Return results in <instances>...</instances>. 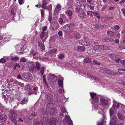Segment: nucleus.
I'll use <instances>...</instances> for the list:
<instances>
[{
	"label": "nucleus",
	"mask_w": 125,
	"mask_h": 125,
	"mask_svg": "<svg viewBox=\"0 0 125 125\" xmlns=\"http://www.w3.org/2000/svg\"><path fill=\"white\" fill-rule=\"evenodd\" d=\"M65 13L69 17L70 19L71 18V16L73 14L72 12L71 11L68 10L66 11Z\"/></svg>",
	"instance_id": "20"
},
{
	"label": "nucleus",
	"mask_w": 125,
	"mask_h": 125,
	"mask_svg": "<svg viewBox=\"0 0 125 125\" xmlns=\"http://www.w3.org/2000/svg\"><path fill=\"white\" fill-rule=\"evenodd\" d=\"M77 50L80 52L84 51L85 50V48L83 46H77Z\"/></svg>",
	"instance_id": "22"
},
{
	"label": "nucleus",
	"mask_w": 125,
	"mask_h": 125,
	"mask_svg": "<svg viewBox=\"0 0 125 125\" xmlns=\"http://www.w3.org/2000/svg\"><path fill=\"white\" fill-rule=\"evenodd\" d=\"M44 120L45 122H46V125H55V123L56 122V119L55 118H52L49 120V119L47 118H44L43 120L40 121V123L42 125H44Z\"/></svg>",
	"instance_id": "2"
},
{
	"label": "nucleus",
	"mask_w": 125,
	"mask_h": 125,
	"mask_svg": "<svg viewBox=\"0 0 125 125\" xmlns=\"http://www.w3.org/2000/svg\"><path fill=\"white\" fill-rule=\"evenodd\" d=\"M9 84L10 86V87H12L13 86H15V83L13 82H10L9 83Z\"/></svg>",
	"instance_id": "33"
},
{
	"label": "nucleus",
	"mask_w": 125,
	"mask_h": 125,
	"mask_svg": "<svg viewBox=\"0 0 125 125\" xmlns=\"http://www.w3.org/2000/svg\"><path fill=\"white\" fill-rule=\"evenodd\" d=\"M58 34L59 36H61L62 35V31H60L58 33Z\"/></svg>",
	"instance_id": "64"
},
{
	"label": "nucleus",
	"mask_w": 125,
	"mask_h": 125,
	"mask_svg": "<svg viewBox=\"0 0 125 125\" xmlns=\"http://www.w3.org/2000/svg\"><path fill=\"white\" fill-rule=\"evenodd\" d=\"M94 47L96 49H98L99 50L101 49L103 50H108L109 49V48L107 46L99 45H95Z\"/></svg>",
	"instance_id": "9"
},
{
	"label": "nucleus",
	"mask_w": 125,
	"mask_h": 125,
	"mask_svg": "<svg viewBox=\"0 0 125 125\" xmlns=\"http://www.w3.org/2000/svg\"><path fill=\"white\" fill-rule=\"evenodd\" d=\"M10 119L12 121V122L14 123L16 125L17 122V121L14 118H10Z\"/></svg>",
	"instance_id": "48"
},
{
	"label": "nucleus",
	"mask_w": 125,
	"mask_h": 125,
	"mask_svg": "<svg viewBox=\"0 0 125 125\" xmlns=\"http://www.w3.org/2000/svg\"><path fill=\"white\" fill-rule=\"evenodd\" d=\"M104 39L105 40L106 42H110L109 38L104 37Z\"/></svg>",
	"instance_id": "52"
},
{
	"label": "nucleus",
	"mask_w": 125,
	"mask_h": 125,
	"mask_svg": "<svg viewBox=\"0 0 125 125\" xmlns=\"http://www.w3.org/2000/svg\"><path fill=\"white\" fill-rule=\"evenodd\" d=\"M40 124V122L38 121H37L35 122L34 125H39Z\"/></svg>",
	"instance_id": "59"
},
{
	"label": "nucleus",
	"mask_w": 125,
	"mask_h": 125,
	"mask_svg": "<svg viewBox=\"0 0 125 125\" xmlns=\"http://www.w3.org/2000/svg\"><path fill=\"white\" fill-rule=\"evenodd\" d=\"M78 16L82 18H83L85 17L86 14L85 13L83 12L82 14H79Z\"/></svg>",
	"instance_id": "28"
},
{
	"label": "nucleus",
	"mask_w": 125,
	"mask_h": 125,
	"mask_svg": "<svg viewBox=\"0 0 125 125\" xmlns=\"http://www.w3.org/2000/svg\"><path fill=\"white\" fill-rule=\"evenodd\" d=\"M93 14L95 16H96V17L98 18H100V16L99 15V13L97 11H95L94 12Z\"/></svg>",
	"instance_id": "32"
},
{
	"label": "nucleus",
	"mask_w": 125,
	"mask_h": 125,
	"mask_svg": "<svg viewBox=\"0 0 125 125\" xmlns=\"http://www.w3.org/2000/svg\"><path fill=\"white\" fill-rule=\"evenodd\" d=\"M63 78L61 77H60L58 81V83L59 86L61 87H63Z\"/></svg>",
	"instance_id": "16"
},
{
	"label": "nucleus",
	"mask_w": 125,
	"mask_h": 125,
	"mask_svg": "<svg viewBox=\"0 0 125 125\" xmlns=\"http://www.w3.org/2000/svg\"><path fill=\"white\" fill-rule=\"evenodd\" d=\"M61 8V5L59 4H57L56 6L55 12L56 13H58L60 11Z\"/></svg>",
	"instance_id": "18"
},
{
	"label": "nucleus",
	"mask_w": 125,
	"mask_h": 125,
	"mask_svg": "<svg viewBox=\"0 0 125 125\" xmlns=\"http://www.w3.org/2000/svg\"><path fill=\"white\" fill-rule=\"evenodd\" d=\"M10 114L13 118H15L17 117L18 115L16 111L11 110L10 111Z\"/></svg>",
	"instance_id": "13"
},
{
	"label": "nucleus",
	"mask_w": 125,
	"mask_h": 125,
	"mask_svg": "<svg viewBox=\"0 0 125 125\" xmlns=\"http://www.w3.org/2000/svg\"><path fill=\"white\" fill-rule=\"evenodd\" d=\"M52 15H49L48 17V20L49 21L50 23H51V20L52 19Z\"/></svg>",
	"instance_id": "36"
},
{
	"label": "nucleus",
	"mask_w": 125,
	"mask_h": 125,
	"mask_svg": "<svg viewBox=\"0 0 125 125\" xmlns=\"http://www.w3.org/2000/svg\"><path fill=\"white\" fill-rule=\"evenodd\" d=\"M75 10L76 12H78L80 10L79 7L78 6L77 7H76L75 8Z\"/></svg>",
	"instance_id": "51"
},
{
	"label": "nucleus",
	"mask_w": 125,
	"mask_h": 125,
	"mask_svg": "<svg viewBox=\"0 0 125 125\" xmlns=\"http://www.w3.org/2000/svg\"><path fill=\"white\" fill-rule=\"evenodd\" d=\"M119 26L118 25H117L115 26L114 27V28L115 29V30H118V29H119Z\"/></svg>",
	"instance_id": "63"
},
{
	"label": "nucleus",
	"mask_w": 125,
	"mask_h": 125,
	"mask_svg": "<svg viewBox=\"0 0 125 125\" xmlns=\"http://www.w3.org/2000/svg\"><path fill=\"white\" fill-rule=\"evenodd\" d=\"M26 102H27V101H26V100H23L21 102V104L22 105L25 104L26 103Z\"/></svg>",
	"instance_id": "62"
},
{
	"label": "nucleus",
	"mask_w": 125,
	"mask_h": 125,
	"mask_svg": "<svg viewBox=\"0 0 125 125\" xmlns=\"http://www.w3.org/2000/svg\"><path fill=\"white\" fill-rule=\"evenodd\" d=\"M117 106L116 105V106L115 107V108H114L113 107V106H112V108L110 109V110H109V113H110V117L112 116L114 114V110H113V109H115L116 108V111H118V110H117Z\"/></svg>",
	"instance_id": "19"
},
{
	"label": "nucleus",
	"mask_w": 125,
	"mask_h": 125,
	"mask_svg": "<svg viewBox=\"0 0 125 125\" xmlns=\"http://www.w3.org/2000/svg\"><path fill=\"white\" fill-rule=\"evenodd\" d=\"M61 87L62 88L61 89H59V92L61 93H62L64 92L63 88V87Z\"/></svg>",
	"instance_id": "47"
},
{
	"label": "nucleus",
	"mask_w": 125,
	"mask_h": 125,
	"mask_svg": "<svg viewBox=\"0 0 125 125\" xmlns=\"http://www.w3.org/2000/svg\"><path fill=\"white\" fill-rule=\"evenodd\" d=\"M121 11H122L124 16H125V9L124 8L122 9H121Z\"/></svg>",
	"instance_id": "58"
},
{
	"label": "nucleus",
	"mask_w": 125,
	"mask_h": 125,
	"mask_svg": "<svg viewBox=\"0 0 125 125\" xmlns=\"http://www.w3.org/2000/svg\"><path fill=\"white\" fill-rule=\"evenodd\" d=\"M0 120L2 122H4L7 119V116L5 115H0Z\"/></svg>",
	"instance_id": "17"
},
{
	"label": "nucleus",
	"mask_w": 125,
	"mask_h": 125,
	"mask_svg": "<svg viewBox=\"0 0 125 125\" xmlns=\"http://www.w3.org/2000/svg\"><path fill=\"white\" fill-rule=\"evenodd\" d=\"M117 106V110L119 112H122L123 111L125 112V106L120 103H118L116 101H114L113 102V107L115 108Z\"/></svg>",
	"instance_id": "3"
},
{
	"label": "nucleus",
	"mask_w": 125,
	"mask_h": 125,
	"mask_svg": "<svg viewBox=\"0 0 125 125\" xmlns=\"http://www.w3.org/2000/svg\"><path fill=\"white\" fill-rule=\"evenodd\" d=\"M87 77L91 78L92 80H94L96 83H99L100 81V79H97L95 77H93V76L89 74H87Z\"/></svg>",
	"instance_id": "11"
},
{
	"label": "nucleus",
	"mask_w": 125,
	"mask_h": 125,
	"mask_svg": "<svg viewBox=\"0 0 125 125\" xmlns=\"http://www.w3.org/2000/svg\"><path fill=\"white\" fill-rule=\"evenodd\" d=\"M47 4V2L46 0H42V4L41 8H42L44 9H47L46 6Z\"/></svg>",
	"instance_id": "15"
},
{
	"label": "nucleus",
	"mask_w": 125,
	"mask_h": 125,
	"mask_svg": "<svg viewBox=\"0 0 125 125\" xmlns=\"http://www.w3.org/2000/svg\"><path fill=\"white\" fill-rule=\"evenodd\" d=\"M117 115L118 117L120 120H122L124 119V117L121 115L119 112L118 113Z\"/></svg>",
	"instance_id": "27"
},
{
	"label": "nucleus",
	"mask_w": 125,
	"mask_h": 125,
	"mask_svg": "<svg viewBox=\"0 0 125 125\" xmlns=\"http://www.w3.org/2000/svg\"><path fill=\"white\" fill-rule=\"evenodd\" d=\"M74 36L76 38L79 39L80 38L81 36L77 32L75 33Z\"/></svg>",
	"instance_id": "31"
},
{
	"label": "nucleus",
	"mask_w": 125,
	"mask_h": 125,
	"mask_svg": "<svg viewBox=\"0 0 125 125\" xmlns=\"http://www.w3.org/2000/svg\"><path fill=\"white\" fill-rule=\"evenodd\" d=\"M90 95L92 99V104L94 108H95V105H96L94 104V102H97L99 101V95H97L96 94L94 93H90Z\"/></svg>",
	"instance_id": "4"
},
{
	"label": "nucleus",
	"mask_w": 125,
	"mask_h": 125,
	"mask_svg": "<svg viewBox=\"0 0 125 125\" xmlns=\"http://www.w3.org/2000/svg\"><path fill=\"white\" fill-rule=\"evenodd\" d=\"M105 123H106L105 121L103 120L101 122H98V125H103V124L104 125L105 124Z\"/></svg>",
	"instance_id": "35"
},
{
	"label": "nucleus",
	"mask_w": 125,
	"mask_h": 125,
	"mask_svg": "<svg viewBox=\"0 0 125 125\" xmlns=\"http://www.w3.org/2000/svg\"><path fill=\"white\" fill-rule=\"evenodd\" d=\"M43 81L44 82V83H46V79H45L46 76H45V75H43Z\"/></svg>",
	"instance_id": "57"
},
{
	"label": "nucleus",
	"mask_w": 125,
	"mask_h": 125,
	"mask_svg": "<svg viewBox=\"0 0 125 125\" xmlns=\"http://www.w3.org/2000/svg\"><path fill=\"white\" fill-rule=\"evenodd\" d=\"M52 53H54L56 52L57 51V49H54L51 50Z\"/></svg>",
	"instance_id": "43"
},
{
	"label": "nucleus",
	"mask_w": 125,
	"mask_h": 125,
	"mask_svg": "<svg viewBox=\"0 0 125 125\" xmlns=\"http://www.w3.org/2000/svg\"><path fill=\"white\" fill-rule=\"evenodd\" d=\"M31 115L33 116H35L36 115V114L35 112H31Z\"/></svg>",
	"instance_id": "60"
},
{
	"label": "nucleus",
	"mask_w": 125,
	"mask_h": 125,
	"mask_svg": "<svg viewBox=\"0 0 125 125\" xmlns=\"http://www.w3.org/2000/svg\"><path fill=\"white\" fill-rule=\"evenodd\" d=\"M11 36L10 35H9L8 36V34H4L3 35H0V40L4 38V39H10V38L11 37Z\"/></svg>",
	"instance_id": "14"
},
{
	"label": "nucleus",
	"mask_w": 125,
	"mask_h": 125,
	"mask_svg": "<svg viewBox=\"0 0 125 125\" xmlns=\"http://www.w3.org/2000/svg\"><path fill=\"white\" fill-rule=\"evenodd\" d=\"M48 109L46 108V110L45 109H43V111H42V113H43V114L44 115H49L50 114H52V113H51V112H50V113L49 112H48L47 111V109Z\"/></svg>",
	"instance_id": "24"
},
{
	"label": "nucleus",
	"mask_w": 125,
	"mask_h": 125,
	"mask_svg": "<svg viewBox=\"0 0 125 125\" xmlns=\"http://www.w3.org/2000/svg\"><path fill=\"white\" fill-rule=\"evenodd\" d=\"M111 120L110 121V125H117V119L116 117L113 116L112 117H110Z\"/></svg>",
	"instance_id": "7"
},
{
	"label": "nucleus",
	"mask_w": 125,
	"mask_h": 125,
	"mask_svg": "<svg viewBox=\"0 0 125 125\" xmlns=\"http://www.w3.org/2000/svg\"><path fill=\"white\" fill-rule=\"evenodd\" d=\"M94 13V12L92 11H88L87 12V14L88 15H93V14Z\"/></svg>",
	"instance_id": "55"
},
{
	"label": "nucleus",
	"mask_w": 125,
	"mask_h": 125,
	"mask_svg": "<svg viewBox=\"0 0 125 125\" xmlns=\"http://www.w3.org/2000/svg\"><path fill=\"white\" fill-rule=\"evenodd\" d=\"M18 2L19 4L20 5H21L24 3V0H19Z\"/></svg>",
	"instance_id": "45"
},
{
	"label": "nucleus",
	"mask_w": 125,
	"mask_h": 125,
	"mask_svg": "<svg viewBox=\"0 0 125 125\" xmlns=\"http://www.w3.org/2000/svg\"><path fill=\"white\" fill-rule=\"evenodd\" d=\"M100 102L101 105L103 106H107L110 104L108 100L104 98H101L100 99Z\"/></svg>",
	"instance_id": "5"
},
{
	"label": "nucleus",
	"mask_w": 125,
	"mask_h": 125,
	"mask_svg": "<svg viewBox=\"0 0 125 125\" xmlns=\"http://www.w3.org/2000/svg\"><path fill=\"white\" fill-rule=\"evenodd\" d=\"M33 63L31 62H28L26 64V66L27 68H30L33 66Z\"/></svg>",
	"instance_id": "23"
},
{
	"label": "nucleus",
	"mask_w": 125,
	"mask_h": 125,
	"mask_svg": "<svg viewBox=\"0 0 125 125\" xmlns=\"http://www.w3.org/2000/svg\"><path fill=\"white\" fill-rule=\"evenodd\" d=\"M38 46L40 47L41 49L42 50H44L45 49L44 45L42 44L39 42H38Z\"/></svg>",
	"instance_id": "26"
},
{
	"label": "nucleus",
	"mask_w": 125,
	"mask_h": 125,
	"mask_svg": "<svg viewBox=\"0 0 125 125\" xmlns=\"http://www.w3.org/2000/svg\"><path fill=\"white\" fill-rule=\"evenodd\" d=\"M16 12H14V10L13 9H12L11 10V14L12 15H15V14Z\"/></svg>",
	"instance_id": "49"
},
{
	"label": "nucleus",
	"mask_w": 125,
	"mask_h": 125,
	"mask_svg": "<svg viewBox=\"0 0 125 125\" xmlns=\"http://www.w3.org/2000/svg\"><path fill=\"white\" fill-rule=\"evenodd\" d=\"M6 62V60L4 58H1L0 60V62L4 63Z\"/></svg>",
	"instance_id": "39"
},
{
	"label": "nucleus",
	"mask_w": 125,
	"mask_h": 125,
	"mask_svg": "<svg viewBox=\"0 0 125 125\" xmlns=\"http://www.w3.org/2000/svg\"><path fill=\"white\" fill-rule=\"evenodd\" d=\"M20 67V65L19 64H16V65L14 67V70H15L16 68H19Z\"/></svg>",
	"instance_id": "53"
},
{
	"label": "nucleus",
	"mask_w": 125,
	"mask_h": 125,
	"mask_svg": "<svg viewBox=\"0 0 125 125\" xmlns=\"http://www.w3.org/2000/svg\"><path fill=\"white\" fill-rule=\"evenodd\" d=\"M41 14L42 17H43L44 15V10H41Z\"/></svg>",
	"instance_id": "50"
},
{
	"label": "nucleus",
	"mask_w": 125,
	"mask_h": 125,
	"mask_svg": "<svg viewBox=\"0 0 125 125\" xmlns=\"http://www.w3.org/2000/svg\"><path fill=\"white\" fill-rule=\"evenodd\" d=\"M27 59L24 57H22L20 58V61L21 62H25L27 61Z\"/></svg>",
	"instance_id": "29"
},
{
	"label": "nucleus",
	"mask_w": 125,
	"mask_h": 125,
	"mask_svg": "<svg viewBox=\"0 0 125 125\" xmlns=\"http://www.w3.org/2000/svg\"><path fill=\"white\" fill-rule=\"evenodd\" d=\"M26 45L24 44L20 48V49L21 50H23L24 52H26L28 50L27 49L26 47Z\"/></svg>",
	"instance_id": "21"
},
{
	"label": "nucleus",
	"mask_w": 125,
	"mask_h": 125,
	"mask_svg": "<svg viewBox=\"0 0 125 125\" xmlns=\"http://www.w3.org/2000/svg\"><path fill=\"white\" fill-rule=\"evenodd\" d=\"M45 33L44 32H43L41 33L40 35V37L41 39L43 38L45 36Z\"/></svg>",
	"instance_id": "44"
},
{
	"label": "nucleus",
	"mask_w": 125,
	"mask_h": 125,
	"mask_svg": "<svg viewBox=\"0 0 125 125\" xmlns=\"http://www.w3.org/2000/svg\"><path fill=\"white\" fill-rule=\"evenodd\" d=\"M83 40H79L78 41V42L81 45H83Z\"/></svg>",
	"instance_id": "54"
},
{
	"label": "nucleus",
	"mask_w": 125,
	"mask_h": 125,
	"mask_svg": "<svg viewBox=\"0 0 125 125\" xmlns=\"http://www.w3.org/2000/svg\"><path fill=\"white\" fill-rule=\"evenodd\" d=\"M90 45L89 42H87L86 41H83V45L86 46H88Z\"/></svg>",
	"instance_id": "38"
},
{
	"label": "nucleus",
	"mask_w": 125,
	"mask_h": 125,
	"mask_svg": "<svg viewBox=\"0 0 125 125\" xmlns=\"http://www.w3.org/2000/svg\"><path fill=\"white\" fill-rule=\"evenodd\" d=\"M120 63L121 64L123 65H124L125 63V60H122L120 61Z\"/></svg>",
	"instance_id": "61"
},
{
	"label": "nucleus",
	"mask_w": 125,
	"mask_h": 125,
	"mask_svg": "<svg viewBox=\"0 0 125 125\" xmlns=\"http://www.w3.org/2000/svg\"><path fill=\"white\" fill-rule=\"evenodd\" d=\"M58 21L61 24H62L63 22V20L62 18H60L58 20Z\"/></svg>",
	"instance_id": "40"
},
{
	"label": "nucleus",
	"mask_w": 125,
	"mask_h": 125,
	"mask_svg": "<svg viewBox=\"0 0 125 125\" xmlns=\"http://www.w3.org/2000/svg\"><path fill=\"white\" fill-rule=\"evenodd\" d=\"M44 68L43 67L41 68V73L42 75L44 73Z\"/></svg>",
	"instance_id": "34"
},
{
	"label": "nucleus",
	"mask_w": 125,
	"mask_h": 125,
	"mask_svg": "<svg viewBox=\"0 0 125 125\" xmlns=\"http://www.w3.org/2000/svg\"><path fill=\"white\" fill-rule=\"evenodd\" d=\"M61 111L62 113H66L65 118L63 120V125H73V123L70 118L69 116L67 115L68 113L65 110L64 107H62L61 108Z\"/></svg>",
	"instance_id": "1"
},
{
	"label": "nucleus",
	"mask_w": 125,
	"mask_h": 125,
	"mask_svg": "<svg viewBox=\"0 0 125 125\" xmlns=\"http://www.w3.org/2000/svg\"><path fill=\"white\" fill-rule=\"evenodd\" d=\"M22 76L24 77L28 80H31L32 79V75L29 72L23 73Z\"/></svg>",
	"instance_id": "6"
},
{
	"label": "nucleus",
	"mask_w": 125,
	"mask_h": 125,
	"mask_svg": "<svg viewBox=\"0 0 125 125\" xmlns=\"http://www.w3.org/2000/svg\"><path fill=\"white\" fill-rule=\"evenodd\" d=\"M64 55L62 54H59L58 55V58L61 59H62L64 57Z\"/></svg>",
	"instance_id": "30"
},
{
	"label": "nucleus",
	"mask_w": 125,
	"mask_h": 125,
	"mask_svg": "<svg viewBox=\"0 0 125 125\" xmlns=\"http://www.w3.org/2000/svg\"><path fill=\"white\" fill-rule=\"evenodd\" d=\"M12 60H14L15 61H17L19 59V58L17 56L11 58Z\"/></svg>",
	"instance_id": "42"
},
{
	"label": "nucleus",
	"mask_w": 125,
	"mask_h": 125,
	"mask_svg": "<svg viewBox=\"0 0 125 125\" xmlns=\"http://www.w3.org/2000/svg\"><path fill=\"white\" fill-rule=\"evenodd\" d=\"M74 26H72L71 25H70L69 26H64L62 28V30L64 31H69L73 30Z\"/></svg>",
	"instance_id": "10"
},
{
	"label": "nucleus",
	"mask_w": 125,
	"mask_h": 125,
	"mask_svg": "<svg viewBox=\"0 0 125 125\" xmlns=\"http://www.w3.org/2000/svg\"><path fill=\"white\" fill-rule=\"evenodd\" d=\"M36 65L37 69L38 70H39L40 69V65L39 63L38 62L36 63Z\"/></svg>",
	"instance_id": "41"
},
{
	"label": "nucleus",
	"mask_w": 125,
	"mask_h": 125,
	"mask_svg": "<svg viewBox=\"0 0 125 125\" xmlns=\"http://www.w3.org/2000/svg\"><path fill=\"white\" fill-rule=\"evenodd\" d=\"M90 45L89 42H87L86 41H83V45L86 46H88Z\"/></svg>",
	"instance_id": "37"
},
{
	"label": "nucleus",
	"mask_w": 125,
	"mask_h": 125,
	"mask_svg": "<svg viewBox=\"0 0 125 125\" xmlns=\"http://www.w3.org/2000/svg\"><path fill=\"white\" fill-rule=\"evenodd\" d=\"M100 72L103 73H107L109 74L113 75V73L111 72L109 70H108L106 68H103L100 70Z\"/></svg>",
	"instance_id": "12"
},
{
	"label": "nucleus",
	"mask_w": 125,
	"mask_h": 125,
	"mask_svg": "<svg viewBox=\"0 0 125 125\" xmlns=\"http://www.w3.org/2000/svg\"><path fill=\"white\" fill-rule=\"evenodd\" d=\"M93 62L94 63V64H96L99 65L101 64V63L100 62H98L97 61L95 60L93 61Z\"/></svg>",
	"instance_id": "46"
},
{
	"label": "nucleus",
	"mask_w": 125,
	"mask_h": 125,
	"mask_svg": "<svg viewBox=\"0 0 125 125\" xmlns=\"http://www.w3.org/2000/svg\"><path fill=\"white\" fill-rule=\"evenodd\" d=\"M47 30V27L46 26H44L42 28V30L43 31H45Z\"/></svg>",
	"instance_id": "56"
},
{
	"label": "nucleus",
	"mask_w": 125,
	"mask_h": 125,
	"mask_svg": "<svg viewBox=\"0 0 125 125\" xmlns=\"http://www.w3.org/2000/svg\"><path fill=\"white\" fill-rule=\"evenodd\" d=\"M92 107L95 110H97V109H98V113H99L102 114L103 113V107L101 105L97 106L96 105H95V108H94L93 106H92Z\"/></svg>",
	"instance_id": "8"
},
{
	"label": "nucleus",
	"mask_w": 125,
	"mask_h": 125,
	"mask_svg": "<svg viewBox=\"0 0 125 125\" xmlns=\"http://www.w3.org/2000/svg\"><path fill=\"white\" fill-rule=\"evenodd\" d=\"M84 61L85 62L90 63L92 62V60L89 58L86 57L84 59Z\"/></svg>",
	"instance_id": "25"
}]
</instances>
